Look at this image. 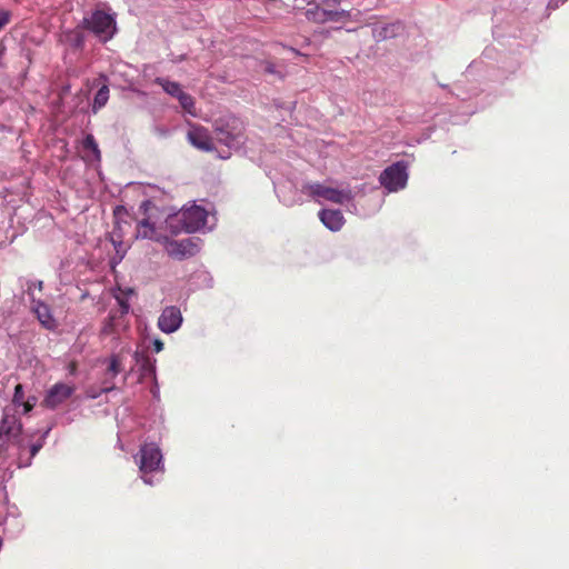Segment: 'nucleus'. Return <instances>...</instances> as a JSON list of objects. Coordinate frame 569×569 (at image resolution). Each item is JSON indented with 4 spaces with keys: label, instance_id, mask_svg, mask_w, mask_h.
Listing matches in <instances>:
<instances>
[{
    "label": "nucleus",
    "instance_id": "dca6fc26",
    "mask_svg": "<svg viewBox=\"0 0 569 569\" xmlns=\"http://www.w3.org/2000/svg\"><path fill=\"white\" fill-rule=\"evenodd\" d=\"M188 141L199 150L211 151L214 148V136L210 137L202 127H196L188 132Z\"/></svg>",
    "mask_w": 569,
    "mask_h": 569
},
{
    "label": "nucleus",
    "instance_id": "4c0bfd02",
    "mask_svg": "<svg viewBox=\"0 0 569 569\" xmlns=\"http://www.w3.org/2000/svg\"><path fill=\"white\" fill-rule=\"evenodd\" d=\"M282 201H283V202H284V204H287V206H291V204H293V201H289V200H286V199H283Z\"/></svg>",
    "mask_w": 569,
    "mask_h": 569
},
{
    "label": "nucleus",
    "instance_id": "1a4fd4ad",
    "mask_svg": "<svg viewBox=\"0 0 569 569\" xmlns=\"http://www.w3.org/2000/svg\"><path fill=\"white\" fill-rule=\"evenodd\" d=\"M183 317L180 308L177 306H168L161 311L158 318V328L163 333L170 335L180 329Z\"/></svg>",
    "mask_w": 569,
    "mask_h": 569
},
{
    "label": "nucleus",
    "instance_id": "393cba45",
    "mask_svg": "<svg viewBox=\"0 0 569 569\" xmlns=\"http://www.w3.org/2000/svg\"><path fill=\"white\" fill-rule=\"evenodd\" d=\"M83 148L88 151H91L94 159L100 160V150H99L98 143L96 142V139L92 134H88L83 139Z\"/></svg>",
    "mask_w": 569,
    "mask_h": 569
},
{
    "label": "nucleus",
    "instance_id": "2eb2a0df",
    "mask_svg": "<svg viewBox=\"0 0 569 569\" xmlns=\"http://www.w3.org/2000/svg\"><path fill=\"white\" fill-rule=\"evenodd\" d=\"M31 310L36 315L40 325L47 330H54L58 326L57 320L52 316L51 308L41 300L32 298Z\"/></svg>",
    "mask_w": 569,
    "mask_h": 569
},
{
    "label": "nucleus",
    "instance_id": "2f4dec72",
    "mask_svg": "<svg viewBox=\"0 0 569 569\" xmlns=\"http://www.w3.org/2000/svg\"><path fill=\"white\" fill-rule=\"evenodd\" d=\"M43 288V282L42 281H29L28 282V287H27V293L29 297L34 298L33 297V290L34 289H38L39 291H41Z\"/></svg>",
    "mask_w": 569,
    "mask_h": 569
},
{
    "label": "nucleus",
    "instance_id": "4468645a",
    "mask_svg": "<svg viewBox=\"0 0 569 569\" xmlns=\"http://www.w3.org/2000/svg\"><path fill=\"white\" fill-rule=\"evenodd\" d=\"M112 353L109 358V365L107 368V376L114 378L123 370V357L131 352V343L124 341L123 346H111Z\"/></svg>",
    "mask_w": 569,
    "mask_h": 569
},
{
    "label": "nucleus",
    "instance_id": "f257e3e1",
    "mask_svg": "<svg viewBox=\"0 0 569 569\" xmlns=\"http://www.w3.org/2000/svg\"><path fill=\"white\" fill-rule=\"evenodd\" d=\"M214 213L206 208L191 204L184 206L178 212L168 216L166 227L172 234L180 232L211 231L216 226Z\"/></svg>",
    "mask_w": 569,
    "mask_h": 569
},
{
    "label": "nucleus",
    "instance_id": "5701e85b",
    "mask_svg": "<svg viewBox=\"0 0 569 569\" xmlns=\"http://www.w3.org/2000/svg\"><path fill=\"white\" fill-rule=\"evenodd\" d=\"M178 101L181 106V108L189 114L196 116V109H194V100L193 98L182 91L180 96L178 97Z\"/></svg>",
    "mask_w": 569,
    "mask_h": 569
},
{
    "label": "nucleus",
    "instance_id": "4be33fe9",
    "mask_svg": "<svg viewBox=\"0 0 569 569\" xmlns=\"http://www.w3.org/2000/svg\"><path fill=\"white\" fill-rule=\"evenodd\" d=\"M114 389V385L113 383H109L108 379L104 380L103 382V386L101 388H96V387H88L86 389V398L88 399H97L99 398L102 393H108L110 391H112Z\"/></svg>",
    "mask_w": 569,
    "mask_h": 569
},
{
    "label": "nucleus",
    "instance_id": "c85d7f7f",
    "mask_svg": "<svg viewBox=\"0 0 569 569\" xmlns=\"http://www.w3.org/2000/svg\"><path fill=\"white\" fill-rule=\"evenodd\" d=\"M10 442L17 447L18 452L28 451L29 442L26 441L24 437H22L21 433L19 435L18 438L12 439Z\"/></svg>",
    "mask_w": 569,
    "mask_h": 569
},
{
    "label": "nucleus",
    "instance_id": "a211bd4d",
    "mask_svg": "<svg viewBox=\"0 0 569 569\" xmlns=\"http://www.w3.org/2000/svg\"><path fill=\"white\" fill-rule=\"evenodd\" d=\"M318 216L320 221L331 231H339L345 224V217L338 209H322Z\"/></svg>",
    "mask_w": 569,
    "mask_h": 569
},
{
    "label": "nucleus",
    "instance_id": "423d86ee",
    "mask_svg": "<svg viewBox=\"0 0 569 569\" xmlns=\"http://www.w3.org/2000/svg\"><path fill=\"white\" fill-rule=\"evenodd\" d=\"M81 26L103 43L110 41L118 31L116 13L103 9L84 14Z\"/></svg>",
    "mask_w": 569,
    "mask_h": 569
},
{
    "label": "nucleus",
    "instance_id": "f8f14e48",
    "mask_svg": "<svg viewBox=\"0 0 569 569\" xmlns=\"http://www.w3.org/2000/svg\"><path fill=\"white\" fill-rule=\"evenodd\" d=\"M21 431L20 421L14 416L4 415L0 422V451L9 441L18 438Z\"/></svg>",
    "mask_w": 569,
    "mask_h": 569
},
{
    "label": "nucleus",
    "instance_id": "0eeeda50",
    "mask_svg": "<svg viewBox=\"0 0 569 569\" xmlns=\"http://www.w3.org/2000/svg\"><path fill=\"white\" fill-rule=\"evenodd\" d=\"M303 190L319 202L327 200L337 204H343L352 200L350 189H337L319 182L306 183Z\"/></svg>",
    "mask_w": 569,
    "mask_h": 569
},
{
    "label": "nucleus",
    "instance_id": "9b49d317",
    "mask_svg": "<svg viewBox=\"0 0 569 569\" xmlns=\"http://www.w3.org/2000/svg\"><path fill=\"white\" fill-rule=\"evenodd\" d=\"M168 254L174 259L182 260L187 257H192L198 252V246L191 239H182L180 241L169 240L164 241Z\"/></svg>",
    "mask_w": 569,
    "mask_h": 569
},
{
    "label": "nucleus",
    "instance_id": "7c9ffc66",
    "mask_svg": "<svg viewBox=\"0 0 569 569\" xmlns=\"http://www.w3.org/2000/svg\"><path fill=\"white\" fill-rule=\"evenodd\" d=\"M153 133L159 138H168L171 134L170 129L164 126L156 124L152 129Z\"/></svg>",
    "mask_w": 569,
    "mask_h": 569
},
{
    "label": "nucleus",
    "instance_id": "72a5a7b5",
    "mask_svg": "<svg viewBox=\"0 0 569 569\" xmlns=\"http://www.w3.org/2000/svg\"><path fill=\"white\" fill-rule=\"evenodd\" d=\"M130 353H132V358H133L136 365H138L147 356L146 352H142L139 350H134V351L131 350Z\"/></svg>",
    "mask_w": 569,
    "mask_h": 569
},
{
    "label": "nucleus",
    "instance_id": "ddd939ff",
    "mask_svg": "<svg viewBox=\"0 0 569 569\" xmlns=\"http://www.w3.org/2000/svg\"><path fill=\"white\" fill-rule=\"evenodd\" d=\"M405 32V24L401 21L389 23H375L371 28L376 41H385L401 36Z\"/></svg>",
    "mask_w": 569,
    "mask_h": 569
},
{
    "label": "nucleus",
    "instance_id": "b1692460",
    "mask_svg": "<svg viewBox=\"0 0 569 569\" xmlns=\"http://www.w3.org/2000/svg\"><path fill=\"white\" fill-rule=\"evenodd\" d=\"M138 366L144 376L156 375V359L150 358L148 355L138 363Z\"/></svg>",
    "mask_w": 569,
    "mask_h": 569
},
{
    "label": "nucleus",
    "instance_id": "473e14b6",
    "mask_svg": "<svg viewBox=\"0 0 569 569\" xmlns=\"http://www.w3.org/2000/svg\"><path fill=\"white\" fill-rule=\"evenodd\" d=\"M24 392L21 385H17L14 388L13 402H21L23 400Z\"/></svg>",
    "mask_w": 569,
    "mask_h": 569
},
{
    "label": "nucleus",
    "instance_id": "7ed1b4c3",
    "mask_svg": "<svg viewBox=\"0 0 569 569\" xmlns=\"http://www.w3.org/2000/svg\"><path fill=\"white\" fill-rule=\"evenodd\" d=\"M116 300L119 308L117 310H110L101 329V335L104 338H111V346H123L124 341H129L131 343L129 320L127 318L130 305L126 298L118 295L116 296Z\"/></svg>",
    "mask_w": 569,
    "mask_h": 569
},
{
    "label": "nucleus",
    "instance_id": "f3484780",
    "mask_svg": "<svg viewBox=\"0 0 569 569\" xmlns=\"http://www.w3.org/2000/svg\"><path fill=\"white\" fill-rule=\"evenodd\" d=\"M137 239H149L159 243L167 241V236L162 234L149 219H142L137 224Z\"/></svg>",
    "mask_w": 569,
    "mask_h": 569
},
{
    "label": "nucleus",
    "instance_id": "6ab92c4d",
    "mask_svg": "<svg viewBox=\"0 0 569 569\" xmlns=\"http://www.w3.org/2000/svg\"><path fill=\"white\" fill-rule=\"evenodd\" d=\"M83 30L86 29L80 22L76 28L64 31L61 34V41L74 50H82L86 42Z\"/></svg>",
    "mask_w": 569,
    "mask_h": 569
},
{
    "label": "nucleus",
    "instance_id": "412c9836",
    "mask_svg": "<svg viewBox=\"0 0 569 569\" xmlns=\"http://www.w3.org/2000/svg\"><path fill=\"white\" fill-rule=\"evenodd\" d=\"M109 100V88L107 84H103L96 93L93 103H92V112L96 113L98 110L103 108Z\"/></svg>",
    "mask_w": 569,
    "mask_h": 569
},
{
    "label": "nucleus",
    "instance_id": "a878e982",
    "mask_svg": "<svg viewBox=\"0 0 569 569\" xmlns=\"http://www.w3.org/2000/svg\"><path fill=\"white\" fill-rule=\"evenodd\" d=\"M49 432H50V428H48L43 432V435L41 436L40 440H38L34 443H29L28 456L31 457V459H33V457H36V455L41 450V448L44 445V439H46V437L48 436Z\"/></svg>",
    "mask_w": 569,
    "mask_h": 569
},
{
    "label": "nucleus",
    "instance_id": "bb28decb",
    "mask_svg": "<svg viewBox=\"0 0 569 569\" xmlns=\"http://www.w3.org/2000/svg\"><path fill=\"white\" fill-rule=\"evenodd\" d=\"M112 243L116 249V256L112 258V263L116 264L119 263L124 258L127 249L123 247V243L121 241H116L114 239H112Z\"/></svg>",
    "mask_w": 569,
    "mask_h": 569
},
{
    "label": "nucleus",
    "instance_id": "58836bf2",
    "mask_svg": "<svg viewBox=\"0 0 569 569\" xmlns=\"http://www.w3.org/2000/svg\"><path fill=\"white\" fill-rule=\"evenodd\" d=\"M229 154H230V153L228 152V153H226V154H220V157H221L222 159H227V158H229Z\"/></svg>",
    "mask_w": 569,
    "mask_h": 569
},
{
    "label": "nucleus",
    "instance_id": "ea45409f",
    "mask_svg": "<svg viewBox=\"0 0 569 569\" xmlns=\"http://www.w3.org/2000/svg\"><path fill=\"white\" fill-rule=\"evenodd\" d=\"M127 293H128V295H132V293H133V290H132V289H128V290H127Z\"/></svg>",
    "mask_w": 569,
    "mask_h": 569
},
{
    "label": "nucleus",
    "instance_id": "e433bc0d",
    "mask_svg": "<svg viewBox=\"0 0 569 569\" xmlns=\"http://www.w3.org/2000/svg\"><path fill=\"white\" fill-rule=\"evenodd\" d=\"M149 204H150V201H143L140 208L143 209L144 211H147Z\"/></svg>",
    "mask_w": 569,
    "mask_h": 569
},
{
    "label": "nucleus",
    "instance_id": "aec40b11",
    "mask_svg": "<svg viewBox=\"0 0 569 569\" xmlns=\"http://www.w3.org/2000/svg\"><path fill=\"white\" fill-rule=\"evenodd\" d=\"M156 83L159 84L166 93H168L169 96L174 97L177 99L180 96V93L183 91L181 89V86L178 82L171 81L167 78L159 77L156 79Z\"/></svg>",
    "mask_w": 569,
    "mask_h": 569
},
{
    "label": "nucleus",
    "instance_id": "cd10ccee",
    "mask_svg": "<svg viewBox=\"0 0 569 569\" xmlns=\"http://www.w3.org/2000/svg\"><path fill=\"white\" fill-rule=\"evenodd\" d=\"M32 459L28 456V451H21L17 453V466L19 468H27L31 466Z\"/></svg>",
    "mask_w": 569,
    "mask_h": 569
},
{
    "label": "nucleus",
    "instance_id": "f704fd0d",
    "mask_svg": "<svg viewBox=\"0 0 569 569\" xmlns=\"http://www.w3.org/2000/svg\"><path fill=\"white\" fill-rule=\"evenodd\" d=\"M567 0H550L547 8L549 10H556L560 4H563Z\"/></svg>",
    "mask_w": 569,
    "mask_h": 569
},
{
    "label": "nucleus",
    "instance_id": "c756f323",
    "mask_svg": "<svg viewBox=\"0 0 569 569\" xmlns=\"http://www.w3.org/2000/svg\"><path fill=\"white\" fill-rule=\"evenodd\" d=\"M11 17L9 10L0 9V31L11 21Z\"/></svg>",
    "mask_w": 569,
    "mask_h": 569
},
{
    "label": "nucleus",
    "instance_id": "6e6552de",
    "mask_svg": "<svg viewBox=\"0 0 569 569\" xmlns=\"http://www.w3.org/2000/svg\"><path fill=\"white\" fill-rule=\"evenodd\" d=\"M408 178L407 163L397 161L380 173L379 182L388 192H397L406 188Z\"/></svg>",
    "mask_w": 569,
    "mask_h": 569
},
{
    "label": "nucleus",
    "instance_id": "9d476101",
    "mask_svg": "<svg viewBox=\"0 0 569 569\" xmlns=\"http://www.w3.org/2000/svg\"><path fill=\"white\" fill-rule=\"evenodd\" d=\"M74 392V387L58 382L53 385L46 393L42 405L51 410L57 409L66 402Z\"/></svg>",
    "mask_w": 569,
    "mask_h": 569
},
{
    "label": "nucleus",
    "instance_id": "20e7f679",
    "mask_svg": "<svg viewBox=\"0 0 569 569\" xmlns=\"http://www.w3.org/2000/svg\"><path fill=\"white\" fill-rule=\"evenodd\" d=\"M134 461L146 485L153 486L159 481L156 476L164 472L162 450L157 442L142 443L134 456Z\"/></svg>",
    "mask_w": 569,
    "mask_h": 569
},
{
    "label": "nucleus",
    "instance_id": "f03ea898",
    "mask_svg": "<svg viewBox=\"0 0 569 569\" xmlns=\"http://www.w3.org/2000/svg\"><path fill=\"white\" fill-rule=\"evenodd\" d=\"M341 0H295L293 8L316 23L336 22L343 23L349 18V12L338 9Z\"/></svg>",
    "mask_w": 569,
    "mask_h": 569
},
{
    "label": "nucleus",
    "instance_id": "39448f33",
    "mask_svg": "<svg viewBox=\"0 0 569 569\" xmlns=\"http://www.w3.org/2000/svg\"><path fill=\"white\" fill-rule=\"evenodd\" d=\"M214 140L226 146L229 150H240L246 142L242 121L233 116L216 120Z\"/></svg>",
    "mask_w": 569,
    "mask_h": 569
},
{
    "label": "nucleus",
    "instance_id": "c9c22d12",
    "mask_svg": "<svg viewBox=\"0 0 569 569\" xmlns=\"http://www.w3.org/2000/svg\"><path fill=\"white\" fill-rule=\"evenodd\" d=\"M152 346H153V350H154L156 352H160V351H162V350H163V347H164L163 342H162L160 339H158V338H157V339H153V341H152Z\"/></svg>",
    "mask_w": 569,
    "mask_h": 569
}]
</instances>
